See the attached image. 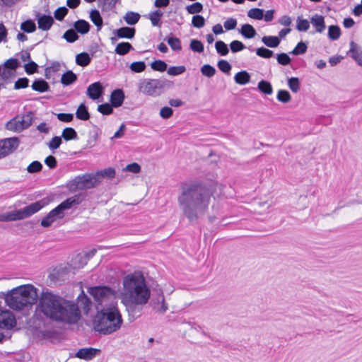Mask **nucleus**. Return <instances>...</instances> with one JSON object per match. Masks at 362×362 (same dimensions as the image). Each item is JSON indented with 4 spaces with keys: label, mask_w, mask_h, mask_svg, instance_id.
I'll list each match as a JSON object with an SVG mask.
<instances>
[{
    "label": "nucleus",
    "mask_w": 362,
    "mask_h": 362,
    "mask_svg": "<svg viewBox=\"0 0 362 362\" xmlns=\"http://www.w3.org/2000/svg\"><path fill=\"white\" fill-rule=\"evenodd\" d=\"M37 64L33 61L29 62L24 66L25 71L28 74H33L35 73L37 70Z\"/></svg>",
    "instance_id": "62"
},
{
    "label": "nucleus",
    "mask_w": 362,
    "mask_h": 362,
    "mask_svg": "<svg viewBox=\"0 0 362 362\" xmlns=\"http://www.w3.org/2000/svg\"><path fill=\"white\" fill-rule=\"evenodd\" d=\"M202 74L207 77H212L216 74V69L214 66L209 64H204L201 68Z\"/></svg>",
    "instance_id": "52"
},
{
    "label": "nucleus",
    "mask_w": 362,
    "mask_h": 362,
    "mask_svg": "<svg viewBox=\"0 0 362 362\" xmlns=\"http://www.w3.org/2000/svg\"><path fill=\"white\" fill-rule=\"evenodd\" d=\"M38 28L42 30H48L51 28L54 20L51 16L40 15L37 16Z\"/></svg>",
    "instance_id": "16"
},
{
    "label": "nucleus",
    "mask_w": 362,
    "mask_h": 362,
    "mask_svg": "<svg viewBox=\"0 0 362 362\" xmlns=\"http://www.w3.org/2000/svg\"><path fill=\"white\" fill-rule=\"evenodd\" d=\"M124 100V94L122 90L116 89L111 93L110 101L111 104L115 107L121 106Z\"/></svg>",
    "instance_id": "19"
},
{
    "label": "nucleus",
    "mask_w": 362,
    "mask_h": 362,
    "mask_svg": "<svg viewBox=\"0 0 362 362\" xmlns=\"http://www.w3.org/2000/svg\"><path fill=\"white\" fill-rule=\"evenodd\" d=\"M33 122V113L27 112L24 115H18L10 119L5 125L7 130L13 132H21L28 129Z\"/></svg>",
    "instance_id": "10"
},
{
    "label": "nucleus",
    "mask_w": 362,
    "mask_h": 362,
    "mask_svg": "<svg viewBox=\"0 0 362 362\" xmlns=\"http://www.w3.org/2000/svg\"><path fill=\"white\" fill-rule=\"evenodd\" d=\"M99 182L98 175L86 174L76 177L73 180V184L77 189H86L95 187Z\"/></svg>",
    "instance_id": "11"
},
{
    "label": "nucleus",
    "mask_w": 362,
    "mask_h": 362,
    "mask_svg": "<svg viewBox=\"0 0 362 362\" xmlns=\"http://www.w3.org/2000/svg\"><path fill=\"white\" fill-rule=\"evenodd\" d=\"M62 136L66 141L77 139V133L71 127L65 128L62 132Z\"/></svg>",
    "instance_id": "41"
},
{
    "label": "nucleus",
    "mask_w": 362,
    "mask_h": 362,
    "mask_svg": "<svg viewBox=\"0 0 362 362\" xmlns=\"http://www.w3.org/2000/svg\"><path fill=\"white\" fill-rule=\"evenodd\" d=\"M125 22L130 25H135L140 19V15L138 13L128 11L124 16Z\"/></svg>",
    "instance_id": "30"
},
{
    "label": "nucleus",
    "mask_w": 362,
    "mask_h": 362,
    "mask_svg": "<svg viewBox=\"0 0 362 362\" xmlns=\"http://www.w3.org/2000/svg\"><path fill=\"white\" fill-rule=\"evenodd\" d=\"M327 35L331 40H338L341 36L340 28L337 25L329 26Z\"/></svg>",
    "instance_id": "33"
},
{
    "label": "nucleus",
    "mask_w": 362,
    "mask_h": 362,
    "mask_svg": "<svg viewBox=\"0 0 362 362\" xmlns=\"http://www.w3.org/2000/svg\"><path fill=\"white\" fill-rule=\"evenodd\" d=\"M77 80L76 75L72 71H67L61 78V83L64 86H69Z\"/></svg>",
    "instance_id": "26"
},
{
    "label": "nucleus",
    "mask_w": 362,
    "mask_h": 362,
    "mask_svg": "<svg viewBox=\"0 0 362 362\" xmlns=\"http://www.w3.org/2000/svg\"><path fill=\"white\" fill-rule=\"evenodd\" d=\"M91 61V58L87 52H81L76 56V63L81 66H88Z\"/></svg>",
    "instance_id": "28"
},
{
    "label": "nucleus",
    "mask_w": 362,
    "mask_h": 362,
    "mask_svg": "<svg viewBox=\"0 0 362 362\" xmlns=\"http://www.w3.org/2000/svg\"><path fill=\"white\" fill-rule=\"evenodd\" d=\"M96 175H98V179L100 177H107L109 178H112L115 175V170L112 168H108L102 170L101 172L98 173Z\"/></svg>",
    "instance_id": "61"
},
{
    "label": "nucleus",
    "mask_w": 362,
    "mask_h": 362,
    "mask_svg": "<svg viewBox=\"0 0 362 362\" xmlns=\"http://www.w3.org/2000/svg\"><path fill=\"white\" fill-rule=\"evenodd\" d=\"M19 146L17 137L6 138L0 140V159L13 153Z\"/></svg>",
    "instance_id": "12"
},
{
    "label": "nucleus",
    "mask_w": 362,
    "mask_h": 362,
    "mask_svg": "<svg viewBox=\"0 0 362 362\" xmlns=\"http://www.w3.org/2000/svg\"><path fill=\"white\" fill-rule=\"evenodd\" d=\"M81 202V200L80 197L76 195L66 199L54 209L50 211L49 214L42 219L41 226L45 228L50 226L55 221L62 219L64 217L65 210L70 209L74 206L79 204Z\"/></svg>",
    "instance_id": "6"
},
{
    "label": "nucleus",
    "mask_w": 362,
    "mask_h": 362,
    "mask_svg": "<svg viewBox=\"0 0 362 362\" xmlns=\"http://www.w3.org/2000/svg\"><path fill=\"white\" fill-rule=\"evenodd\" d=\"M189 47L192 51L199 53H202L204 51L203 44L201 42V41L196 39H193L191 40Z\"/></svg>",
    "instance_id": "51"
},
{
    "label": "nucleus",
    "mask_w": 362,
    "mask_h": 362,
    "mask_svg": "<svg viewBox=\"0 0 362 362\" xmlns=\"http://www.w3.org/2000/svg\"><path fill=\"white\" fill-rule=\"evenodd\" d=\"M230 48L232 52H238L245 48V45L239 40H233L230 44Z\"/></svg>",
    "instance_id": "57"
},
{
    "label": "nucleus",
    "mask_w": 362,
    "mask_h": 362,
    "mask_svg": "<svg viewBox=\"0 0 362 362\" xmlns=\"http://www.w3.org/2000/svg\"><path fill=\"white\" fill-rule=\"evenodd\" d=\"M95 301L101 307H115L117 291L108 286H95L88 290Z\"/></svg>",
    "instance_id": "7"
},
{
    "label": "nucleus",
    "mask_w": 362,
    "mask_h": 362,
    "mask_svg": "<svg viewBox=\"0 0 362 362\" xmlns=\"http://www.w3.org/2000/svg\"><path fill=\"white\" fill-rule=\"evenodd\" d=\"M122 315L115 307L103 308L93 320L94 329L107 335L118 331L122 325Z\"/></svg>",
    "instance_id": "5"
},
{
    "label": "nucleus",
    "mask_w": 362,
    "mask_h": 362,
    "mask_svg": "<svg viewBox=\"0 0 362 362\" xmlns=\"http://www.w3.org/2000/svg\"><path fill=\"white\" fill-rule=\"evenodd\" d=\"M135 29L129 27H122L115 31L118 38L132 39L135 35Z\"/></svg>",
    "instance_id": "20"
},
{
    "label": "nucleus",
    "mask_w": 362,
    "mask_h": 362,
    "mask_svg": "<svg viewBox=\"0 0 362 362\" xmlns=\"http://www.w3.org/2000/svg\"><path fill=\"white\" fill-rule=\"evenodd\" d=\"M16 325V319L14 314L3 308L0 307V328L9 330Z\"/></svg>",
    "instance_id": "13"
},
{
    "label": "nucleus",
    "mask_w": 362,
    "mask_h": 362,
    "mask_svg": "<svg viewBox=\"0 0 362 362\" xmlns=\"http://www.w3.org/2000/svg\"><path fill=\"white\" fill-rule=\"evenodd\" d=\"M247 16L255 20H262L264 17V11L261 8H253L247 11Z\"/></svg>",
    "instance_id": "37"
},
{
    "label": "nucleus",
    "mask_w": 362,
    "mask_h": 362,
    "mask_svg": "<svg viewBox=\"0 0 362 362\" xmlns=\"http://www.w3.org/2000/svg\"><path fill=\"white\" fill-rule=\"evenodd\" d=\"M39 298L38 309L47 318L67 325H74L81 317L78 306L72 300L43 290Z\"/></svg>",
    "instance_id": "1"
},
{
    "label": "nucleus",
    "mask_w": 362,
    "mask_h": 362,
    "mask_svg": "<svg viewBox=\"0 0 362 362\" xmlns=\"http://www.w3.org/2000/svg\"><path fill=\"white\" fill-rule=\"evenodd\" d=\"M310 21L306 19L298 18L296 28L298 31L306 32L310 28Z\"/></svg>",
    "instance_id": "46"
},
{
    "label": "nucleus",
    "mask_w": 362,
    "mask_h": 362,
    "mask_svg": "<svg viewBox=\"0 0 362 362\" xmlns=\"http://www.w3.org/2000/svg\"><path fill=\"white\" fill-rule=\"evenodd\" d=\"M186 71L185 66H170L168 69L167 73L170 76H177Z\"/></svg>",
    "instance_id": "50"
},
{
    "label": "nucleus",
    "mask_w": 362,
    "mask_h": 362,
    "mask_svg": "<svg viewBox=\"0 0 362 362\" xmlns=\"http://www.w3.org/2000/svg\"><path fill=\"white\" fill-rule=\"evenodd\" d=\"M210 198L209 190L203 185L197 183H185L181 187L177 202L185 216L189 221H193L208 208Z\"/></svg>",
    "instance_id": "2"
},
{
    "label": "nucleus",
    "mask_w": 362,
    "mask_h": 362,
    "mask_svg": "<svg viewBox=\"0 0 362 362\" xmlns=\"http://www.w3.org/2000/svg\"><path fill=\"white\" fill-rule=\"evenodd\" d=\"M256 54L264 59H269L274 55L273 51L265 47H259L256 49Z\"/></svg>",
    "instance_id": "47"
},
{
    "label": "nucleus",
    "mask_w": 362,
    "mask_h": 362,
    "mask_svg": "<svg viewBox=\"0 0 362 362\" xmlns=\"http://www.w3.org/2000/svg\"><path fill=\"white\" fill-rule=\"evenodd\" d=\"M150 297L151 290L141 272L135 271L124 276L120 298L127 308L144 305Z\"/></svg>",
    "instance_id": "3"
},
{
    "label": "nucleus",
    "mask_w": 362,
    "mask_h": 362,
    "mask_svg": "<svg viewBox=\"0 0 362 362\" xmlns=\"http://www.w3.org/2000/svg\"><path fill=\"white\" fill-rule=\"evenodd\" d=\"M31 87H32L33 90L40 92V93L46 92L49 88V86L48 83L41 78L35 80L33 83Z\"/></svg>",
    "instance_id": "23"
},
{
    "label": "nucleus",
    "mask_w": 362,
    "mask_h": 362,
    "mask_svg": "<svg viewBox=\"0 0 362 362\" xmlns=\"http://www.w3.org/2000/svg\"><path fill=\"white\" fill-rule=\"evenodd\" d=\"M61 67V64L58 62H53L50 64L49 66L45 69V76L47 78H49V75H51L52 73L57 72L59 71Z\"/></svg>",
    "instance_id": "44"
},
{
    "label": "nucleus",
    "mask_w": 362,
    "mask_h": 362,
    "mask_svg": "<svg viewBox=\"0 0 362 362\" xmlns=\"http://www.w3.org/2000/svg\"><path fill=\"white\" fill-rule=\"evenodd\" d=\"M234 81L239 85H245L250 81V75L246 71L238 72L234 76Z\"/></svg>",
    "instance_id": "24"
},
{
    "label": "nucleus",
    "mask_w": 362,
    "mask_h": 362,
    "mask_svg": "<svg viewBox=\"0 0 362 362\" xmlns=\"http://www.w3.org/2000/svg\"><path fill=\"white\" fill-rule=\"evenodd\" d=\"M163 12L160 10H156L149 13V19L153 26H160V21L163 16Z\"/></svg>",
    "instance_id": "35"
},
{
    "label": "nucleus",
    "mask_w": 362,
    "mask_h": 362,
    "mask_svg": "<svg viewBox=\"0 0 362 362\" xmlns=\"http://www.w3.org/2000/svg\"><path fill=\"white\" fill-rule=\"evenodd\" d=\"M63 38L69 43H73L78 39V35L74 29L66 30L63 35Z\"/></svg>",
    "instance_id": "39"
},
{
    "label": "nucleus",
    "mask_w": 362,
    "mask_h": 362,
    "mask_svg": "<svg viewBox=\"0 0 362 362\" xmlns=\"http://www.w3.org/2000/svg\"><path fill=\"white\" fill-rule=\"evenodd\" d=\"M258 89L263 93L271 95L273 92L271 83L267 81L262 80L258 83Z\"/></svg>",
    "instance_id": "36"
},
{
    "label": "nucleus",
    "mask_w": 362,
    "mask_h": 362,
    "mask_svg": "<svg viewBox=\"0 0 362 362\" xmlns=\"http://www.w3.org/2000/svg\"><path fill=\"white\" fill-rule=\"evenodd\" d=\"M262 42L269 47L274 48L279 45L280 39L276 36H264L262 38Z\"/></svg>",
    "instance_id": "27"
},
{
    "label": "nucleus",
    "mask_w": 362,
    "mask_h": 362,
    "mask_svg": "<svg viewBox=\"0 0 362 362\" xmlns=\"http://www.w3.org/2000/svg\"><path fill=\"white\" fill-rule=\"evenodd\" d=\"M310 22L318 33H323L326 29L325 17L320 14H314L311 16Z\"/></svg>",
    "instance_id": "14"
},
{
    "label": "nucleus",
    "mask_w": 362,
    "mask_h": 362,
    "mask_svg": "<svg viewBox=\"0 0 362 362\" xmlns=\"http://www.w3.org/2000/svg\"><path fill=\"white\" fill-rule=\"evenodd\" d=\"M153 309L160 313H165L168 310V305L165 301L163 293L159 294L157 298L153 300Z\"/></svg>",
    "instance_id": "18"
},
{
    "label": "nucleus",
    "mask_w": 362,
    "mask_h": 362,
    "mask_svg": "<svg viewBox=\"0 0 362 362\" xmlns=\"http://www.w3.org/2000/svg\"><path fill=\"white\" fill-rule=\"evenodd\" d=\"M307 49V45L303 42H300L290 53L293 55L303 54L306 52Z\"/></svg>",
    "instance_id": "43"
},
{
    "label": "nucleus",
    "mask_w": 362,
    "mask_h": 362,
    "mask_svg": "<svg viewBox=\"0 0 362 362\" xmlns=\"http://www.w3.org/2000/svg\"><path fill=\"white\" fill-rule=\"evenodd\" d=\"M192 24L197 28H203L205 25V19L200 15L194 16L192 19Z\"/></svg>",
    "instance_id": "53"
},
{
    "label": "nucleus",
    "mask_w": 362,
    "mask_h": 362,
    "mask_svg": "<svg viewBox=\"0 0 362 362\" xmlns=\"http://www.w3.org/2000/svg\"><path fill=\"white\" fill-rule=\"evenodd\" d=\"M42 165L39 161L32 162L27 168V170L30 173H37L41 170Z\"/></svg>",
    "instance_id": "59"
},
{
    "label": "nucleus",
    "mask_w": 362,
    "mask_h": 362,
    "mask_svg": "<svg viewBox=\"0 0 362 362\" xmlns=\"http://www.w3.org/2000/svg\"><path fill=\"white\" fill-rule=\"evenodd\" d=\"M129 68L135 73H140L145 70L146 64L144 62H135L131 64Z\"/></svg>",
    "instance_id": "56"
},
{
    "label": "nucleus",
    "mask_w": 362,
    "mask_h": 362,
    "mask_svg": "<svg viewBox=\"0 0 362 362\" xmlns=\"http://www.w3.org/2000/svg\"><path fill=\"white\" fill-rule=\"evenodd\" d=\"M240 33L247 39H251L255 37L257 32L254 27L250 24H244L241 26Z\"/></svg>",
    "instance_id": "22"
},
{
    "label": "nucleus",
    "mask_w": 362,
    "mask_h": 362,
    "mask_svg": "<svg viewBox=\"0 0 362 362\" xmlns=\"http://www.w3.org/2000/svg\"><path fill=\"white\" fill-rule=\"evenodd\" d=\"M98 351L93 348L81 349L76 353V356L83 359H90L94 357Z\"/></svg>",
    "instance_id": "21"
},
{
    "label": "nucleus",
    "mask_w": 362,
    "mask_h": 362,
    "mask_svg": "<svg viewBox=\"0 0 362 362\" xmlns=\"http://www.w3.org/2000/svg\"><path fill=\"white\" fill-rule=\"evenodd\" d=\"M76 116L81 120H88L90 118V114L84 104H81L76 110Z\"/></svg>",
    "instance_id": "31"
},
{
    "label": "nucleus",
    "mask_w": 362,
    "mask_h": 362,
    "mask_svg": "<svg viewBox=\"0 0 362 362\" xmlns=\"http://www.w3.org/2000/svg\"><path fill=\"white\" fill-rule=\"evenodd\" d=\"M61 144H62L61 137L54 136L50 140V141L48 144V146H49V149L55 150L60 146Z\"/></svg>",
    "instance_id": "64"
},
{
    "label": "nucleus",
    "mask_w": 362,
    "mask_h": 362,
    "mask_svg": "<svg viewBox=\"0 0 362 362\" xmlns=\"http://www.w3.org/2000/svg\"><path fill=\"white\" fill-rule=\"evenodd\" d=\"M164 81L160 79H143L138 84L139 90L147 95H160L164 88Z\"/></svg>",
    "instance_id": "9"
},
{
    "label": "nucleus",
    "mask_w": 362,
    "mask_h": 362,
    "mask_svg": "<svg viewBox=\"0 0 362 362\" xmlns=\"http://www.w3.org/2000/svg\"><path fill=\"white\" fill-rule=\"evenodd\" d=\"M133 47L129 42H120L117 44L115 47V53L119 55H124L127 54L130 50L133 49Z\"/></svg>",
    "instance_id": "29"
},
{
    "label": "nucleus",
    "mask_w": 362,
    "mask_h": 362,
    "mask_svg": "<svg viewBox=\"0 0 362 362\" xmlns=\"http://www.w3.org/2000/svg\"><path fill=\"white\" fill-rule=\"evenodd\" d=\"M37 299V288L32 284H25L10 291L5 297V302L10 308L21 310L36 303Z\"/></svg>",
    "instance_id": "4"
},
{
    "label": "nucleus",
    "mask_w": 362,
    "mask_h": 362,
    "mask_svg": "<svg viewBox=\"0 0 362 362\" xmlns=\"http://www.w3.org/2000/svg\"><path fill=\"white\" fill-rule=\"evenodd\" d=\"M218 68L225 74H229L231 70V65L229 62L224 59H221L217 64Z\"/></svg>",
    "instance_id": "54"
},
{
    "label": "nucleus",
    "mask_w": 362,
    "mask_h": 362,
    "mask_svg": "<svg viewBox=\"0 0 362 362\" xmlns=\"http://www.w3.org/2000/svg\"><path fill=\"white\" fill-rule=\"evenodd\" d=\"M103 91V88L100 82L90 84L87 88V95L92 100L98 99Z\"/></svg>",
    "instance_id": "15"
},
{
    "label": "nucleus",
    "mask_w": 362,
    "mask_h": 362,
    "mask_svg": "<svg viewBox=\"0 0 362 362\" xmlns=\"http://www.w3.org/2000/svg\"><path fill=\"white\" fill-rule=\"evenodd\" d=\"M91 21L97 26L98 30H100L103 25V19L98 10H93L90 13Z\"/></svg>",
    "instance_id": "32"
},
{
    "label": "nucleus",
    "mask_w": 362,
    "mask_h": 362,
    "mask_svg": "<svg viewBox=\"0 0 362 362\" xmlns=\"http://www.w3.org/2000/svg\"><path fill=\"white\" fill-rule=\"evenodd\" d=\"M74 26L75 30L82 35L88 33L90 30V24L84 20L76 21Z\"/></svg>",
    "instance_id": "25"
},
{
    "label": "nucleus",
    "mask_w": 362,
    "mask_h": 362,
    "mask_svg": "<svg viewBox=\"0 0 362 362\" xmlns=\"http://www.w3.org/2000/svg\"><path fill=\"white\" fill-rule=\"evenodd\" d=\"M288 86L293 93H297L300 90V83L297 77H291L288 79Z\"/></svg>",
    "instance_id": "42"
},
{
    "label": "nucleus",
    "mask_w": 362,
    "mask_h": 362,
    "mask_svg": "<svg viewBox=\"0 0 362 362\" xmlns=\"http://www.w3.org/2000/svg\"><path fill=\"white\" fill-rule=\"evenodd\" d=\"M43 206L44 204L41 202L32 203L19 210L6 214H0V221H13L26 218L39 211Z\"/></svg>",
    "instance_id": "8"
},
{
    "label": "nucleus",
    "mask_w": 362,
    "mask_h": 362,
    "mask_svg": "<svg viewBox=\"0 0 362 362\" xmlns=\"http://www.w3.org/2000/svg\"><path fill=\"white\" fill-rule=\"evenodd\" d=\"M349 53L357 64L362 66V48L354 41L350 42Z\"/></svg>",
    "instance_id": "17"
},
{
    "label": "nucleus",
    "mask_w": 362,
    "mask_h": 362,
    "mask_svg": "<svg viewBox=\"0 0 362 362\" xmlns=\"http://www.w3.org/2000/svg\"><path fill=\"white\" fill-rule=\"evenodd\" d=\"M203 9V6L199 2H195L191 5H188L186 7L187 11L190 14H195L200 13Z\"/></svg>",
    "instance_id": "45"
},
{
    "label": "nucleus",
    "mask_w": 362,
    "mask_h": 362,
    "mask_svg": "<svg viewBox=\"0 0 362 362\" xmlns=\"http://www.w3.org/2000/svg\"><path fill=\"white\" fill-rule=\"evenodd\" d=\"M28 83L29 80L27 78H21L16 81L14 84V88L16 90L25 88L28 86Z\"/></svg>",
    "instance_id": "63"
},
{
    "label": "nucleus",
    "mask_w": 362,
    "mask_h": 362,
    "mask_svg": "<svg viewBox=\"0 0 362 362\" xmlns=\"http://www.w3.org/2000/svg\"><path fill=\"white\" fill-rule=\"evenodd\" d=\"M68 13V9L63 6L58 8L54 13V18L58 21H62Z\"/></svg>",
    "instance_id": "60"
},
{
    "label": "nucleus",
    "mask_w": 362,
    "mask_h": 362,
    "mask_svg": "<svg viewBox=\"0 0 362 362\" xmlns=\"http://www.w3.org/2000/svg\"><path fill=\"white\" fill-rule=\"evenodd\" d=\"M21 29L25 33H30L34 32L36 30V25L33 21L28 20L21 23Z\"/></svg>",
    "instance_id": "40"
},
{
    "label": "nucleus",
    "mask_w": 362,
    "mask_h": 362,
    "mask_svg": "<svg viewBox=\"0 0 362 362\" xmlns=\"http://www.w3.org/2000/svg\"><path fill=\"white\" fill-rule=\"evenodd\" d=\"M215 48L217 53L221 56H226L229 52L227 45L221 40H218L215 43Z\"/></svg>",
    "instance_id": "38"
},
{
    "label": "nucleus",
    "mask_w": 362,
    "mask_h": 362,
    "mask_svg": "<svg viewBox=\"0 0 362 362\" xmlns=\"http://www.w3.org/2000/svg\"><path fill=\"white\" fill-rule=\"evenodd\" d=\"M170 48L174 51H180L182 49L180 40L176 37H168L165 38Z\"/></svg>",
    "instance_id": "34"
},
{
    "label": "nucleus",
    "mask_w": 362,
    "mask_h": 362,
    "mask_svg": "<svg viewBox=\"0 0 362 362\" xmlns=\"http://www.w3.org/2000/svg\"><path fill=\"white\" fill-rule=\"evenodd\" d=\"M152 69L163 72L167 69V64L161 60H155L151 64Z\"/></svg>",
    "instance_id": "48"
},
{
    "label": "nucleus",
    "mask_w": 362,
    "mask_h": 362,
    "mask_svg": "<svg viewBox=\"0 0 362 362\" xmlns=\"http://www.w3.org/2000/svg\"><path fill=\"white\" fill-rule=\"evenodd\" d=\"M276 98L279 101L286 103L291 100V97L288 91L279 90L277 93Z\"/></svg>",
    "instance_id": "49"
},
{
    "label": "nucleus",
    "mask_w": 362,
    "mask_h": 362,
    "mask_svg": "<svg viewBox=\"0 0 362 362\" xmlns=\"http://www.w3.org/2000/svg\"><path fill=\"white\" fill-rule=\"evenodd\" d=\"M112 107L113 106L112 105V104L110 105L108 103H105V104L98 105V110L103 115H108L112 112V111H113Z\"/></svg>",
    "instance_id": "58"
},
{
    "label": "nucleus",
    "mask_w": 362,
    "mask_h": 362,
    "mask_svg": "<svg viewBox=\"0 0 362 362\" xmlns=\"http://www.w3.org/2000/svg\"><path fill=\"white\" fill-rule=\"evenodd\" d=\"M276 60L279 64L283 66L288 65L291 62V59L286 53L277 54Z\"/></svg>",
    "instance_id": "55"
}]
</instances>
